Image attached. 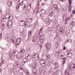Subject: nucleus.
<instances>
[{
  "label": "nucleus",
  "mask_w": 75,
  "mask_h": 75,
  "mask_svg": "<svg viewBox=\"0 0 75 75\" xmlns=\"http://www.w3.org/2000/svg\"><path fill=\"white\" fill-rule=\"evenodd\" d=\"M52 21L51 20H50V19L48 18H47L44 21L45 24H46L47 25H49L50 24V23H51Z\"/></svg>",
  "instance_id": "nucleus-1"
},
{
  "label": "nucleus",
  "mask_w": 75,
  "mask_h": 75,
  "mask_svg": "<svg viewBox=\"0 0 75 75\" xmlns=\"http://www.w3.org/2000/svg\"><path fill=\"white\" fill-rule=\"evenodd\" d=\"M35 66H32V73L33 74H36V72L35 71V70H36V69L35 68V67L37 66V64L35 63Z\"/></svg>",
  "instance_id": "nucleus-2"
},
{
  "label": "nucleus",
  "mask_w": 75,
  "mask_h": 75,
  "mask_svg": "<svg viewBox=\"0 0 75 75\" xmlns=\"http://www.w3.org/2000/svg\"><path fill=\"white\" fill-rule=\"evenodd\" d=\"M5 17L6 18H7L8 20H11L13 19V17L12 16H11L9 14H6L5 16Z\"/></svg>",
  "instance_id": "nucleus-3"
},
{
  "label": "nucleus",
  "mask_w": 75,
  "mask_h": 75,
  "mask_svg": "<svg viewBox=\"0 0 75 75\" xmlns=\"http://www.w3.org/2000/svg\"><path fill=\"white\" fill-rule=\"evenodd\" d=\"M21 41V38H18L17 40H16V42H17L16 45V46H18L20 45V42Z\"/></svg>",
  "instance_id": "nucleus-4"
},
{
  "label": "nucleus",
  "mask_w": 75,
  "mask_h": 75,
  "mask_svg": "<svg viewBox=\"0 0 75 75\" xmlns=\"http://www.w3.org/2000/svg\"><path fill=\"white\" fill-rule=\"evenodd\" d=\"M46 49L47 50H50L51 47V43H47L46 45Z\"/></svg>",
  "instance_id": "nucleus-5"
},
{
  "label": "nucleus",
  "mask_w": 75,
  "mask_h": 75,
  "mask_svg": "<svg viewBox=\"0 0 75 75\" xmlns=\"http://www.w3.org/2000/svg\"><path fill=\"white\" fill-rule=\"evenodd\" d=\"M12 55L13 57L17 56V51L16 50L13 51L12 53Z\"/></svg>",
  "instance_id": "nucleus-6"
},
{
  "label": "nucleus",
  "mask_w": 75,
  "mask_h": 75,
  "mask_svg": "<svg viewBox=\"0 0 75 75\" xmlns=\"http://www.w3.org/2000/svg\"><path fill=\"white\" fill-rule=\"evenodd\" d=\"M24 21L21 20L19 22V25L20 26H24Z\"/></svg>",
  "instance_id": "nucleus-7"
},
{
  "label": "nucleus",
  "mask_w": 75,
  "mask_h": 75,
  "mask_svg": "<svg viewBox=\"0 0 75 75\" xmlns=\"http://www.w3.org/2000/svg\"><path fill=\"white\" fill-rule=\"evenodd\" d=\"M41 62H42L43 63L41 64V65L42 67H45V60H41Z\"/></svg>",
  "instance_id": "nucleus-8"
},
{
  "label": "nucleus",
  "mask_w": 75,
  "mask_h": 75,
  "mask_svg": "<svg viewBox=\"0 0 75 75\" xmlns=\"http://www.w3.org/2000/svg\"><path fill=\"white\" fill-rule=\"evenodd\" d=\"M71 71H73V70H74V69L75 68V64H72L71 65Z\"/></svg>",
  "instance_id": "nucleus-9"
},
{
  "label": "nucleus",
  "mask_w": 75,
  "mask_h": 75,
  "mask_svg": "<svg viewBox=\"0 0 75 75\" xmlns=\"http://www.w3.org/2000/svg\"><path fill=\"white\" fill-rule=\"evenodd\" d=\"M59 31L61 33H64V30L63 28H61L59 29Z\"/></svg>",
  "instance_id": "nucleus-10"
},
{
  "label": "nucleus",
  "mask_w": 75,
  "mask_h": 75,
  "mask_svg": "<svg viewBox=\"0 0 75 75\" xmlns=\"http://www.w3.org/2000/svg\"><path fill=\"white\" fill-rule=\"evenodd\" d=\"M12 4V1L11 0H8V4L9 6H10Z\"/></svg>",
  "instance_id": "nucleus-11"
},
{
  "label": "nucleus",
  "mask_w": 75,
  "mask_h": 75,
  "mask_svg": "<svg viewBox=\"0 0 75 75\" xmlns=\"http://www.w3.org/2000/svg\"><path fill=\"white\" fill-rule=\"evenodd\" d=\"M35 58L36 60H38L39 59V55L38 54H35Z\"/></svg>",
  "instance_id": "nucleus-12"
},
{
  "label": "nucleus",
  "mask_w": 75,
  "mask_h": 75,
  "mask_svg": "<svg viewBox=\"0 0 75 75\" xmlns=\"http://www.w3.org/2000/svg\"><path fill=\"white\" fill-rule=\"evenodd\" d=\"M22 61L24 63V64H25V63H27L28 62V60H27V59L25 58L23 59H22Z\"/></svg>",
  "instance_id": "nucleus-13"
},
{
  "label": "nucleus",
  "mask_w": 75,
  "mask_h": 75,
  "mask_svg": "<svg viewBox=\"0 0 75 75\" xmlns=\"http://www.w3.org/2000/svg\"><path fill=\"white\" fill-rule=\"evenodd\" d=\"M27 58L28 59V60H30V59L32 58L31 55L30 54L28 55L27 56Z\"/></svg>",
  "instance_id": "nucleus-14"
},
{
  "label": "nucleus",
  "mask_w": 75,
  "mask_h": 75,
  "mask_svg": "<svg viewBox=\"0 0 75 75\" xmlns=\"http://www.w3.org/2000/svg\"><path fill=\"white\" fill-rule=\"evenodd\" d=\"M6 36L7 37V40H8L10 38V34L9 33H7L6 35Z\"/></svg>",
  "instance_id": "nucleus-15"
},
{
  "label": "nucleus",
  "mask_w": 75,
  "mask_h": 75,
  "mask_svg": "<svg viewBox=\"0 0 75 75\" xmlns=\"http://www.w3.org/2000/svg\"><path fill=\"white\" fill-rule=\"evenodd\" d=\"M67 71L68 72H69L70 71H71V66H70V65H68L67 66Z\"/></svg>",
  "instance_id": "nucleus-16"
},
{
  "label": "nucleus",
  "mask_w": 75,
  "mask_h": 75,
  "mask_svg": "<svg viewBox=\"0 0 75 75\" xmlns=\"http://www.w3.org/2000/svg\"><path fill=\"white\" fill-rule=\"evenodd\" d=\"M63 62L62 63V64H64L67 61V58L66 57L63 58Z\"/></svg>",
  "instance_id": "nucleus-17"
},
{
  "label": "nucleus",
  "mask_w": 75,
  "mask_h": 75,
  "mask_svg": "<svg viewBox=\"0 0 75 75\" xmlns=\"http://www.w3.org/2000/svg\"><path fill=\"white\" fill-rule=\"evenodd\" d=\"M1 18L3 21H6V19H5V16H2Z\"/></svg>",
  "instance_id": "nucleus-18"
},
{
  "label": "nucleus",
  "mask_w": 75,
  "mask_h": 75,
  "mask_svg": "<svg viewBox=\"0 0 75 75\" xmlns=\"http://www.w3.org/2000/svg\"><path fill=\"white\" fill-rule=\"evenodd\" d=\"M24 24L23 25H25V27H27V26H28V22H27V21H25L24 22Z\"/></svg>",
  "instance_id": "nucleus-19"
},
{
  "label": "nucleus",
  "mask_w": 75,
  "mask_h": 75,
  "mask_svg": "<svg viewBox=\"0 0 75 75\" xmlns=\"http://www.w3.org/2000/svg\"><path fill=\"white\" fill-rule=\"evenodd\" d=\"M12 24H13V21H10L8 22V25H12Z\"/></svg>",
  "instance_id": "nucleus-20"
},
{
  "label": "nucleus",
  "mask_w": 75,
  "mask_h": 75,
  "mask_svg": "<svg viewBox=\"0 0 75 75\" xmlns=\"http://www.w3.org/2000/svg\"><path fill=\"white\" fill-rule=\"evenodd\" d=\"M54 7L57 9V10H59V8H58V6L57 5V4H55L54 5Z\"/></svg>",
  "instance_id": "nucleus-21"
},
{
  "label": "nucleus",
  "mask_w": 75,
  "mask_h": 75,
  "mask_svg": "<svg viewBox=\"0 0 75 75\" xmlns=\"http://www.w3.org/2000/svg\"><path fill=\"white\" fill-rule=\"evenodd\" d=\"M2 26H3L2 28V30H3V31H4V30L5 29V27H6V26H5V24L3 23L2 24Z\"/></svg>",
  "instance_id": "nucleus-22"
},
{
  "label": "nucleus",
  "mask_w": 75,
  "mask_h": 75,
  "mask_svg": "<svg viewBox=\"0 0 75 75\" xmlns=\"http://www.w3.org/2000/svg\"><path fill=\"white\" fill-rule=\"evenodd\" d=\"M59 67H58L57 66H55L54 67V69H57V71H58L59 72Z\"/></svg>",
  "instance_id": "nucleus-23"
},
{
  "label": "nucleus",
  "mask_w": 75,
  "mask_h": 75,
  "mask_svg": "<svg viewBox=\"0 0 75 75\" xmlns=\"http://www.w3.org/2000/svg\"><path fill=\"white\" fill-rule=\"evenodd\" d=\"M54 13L52 11L50 13L49 16H50V17H52V16H54Z\"/></svg>",
  "instance_id": "nucleus-24"
},
{
  "label": "nucleus",
  "mask_w": 75,
  "mask_h": 75,
  "mask_svg": "<svg viewBox=\"0 0 75 75\" xmlns=\"http://www.w3.org/2000/svg\"><path fill=\"white\" fill-rule=\"evenodd\" d=\"M38 45H41V44H42V41H41L40 40H39L38 42Z\"/></svg>",
  "instance_id": "nucleus-25"
},
{
  "label": "nucleus",
  "mask_w": 75,
  "mask_h": 75,
  "mask_svg": "<svg viewBox=\"0 0 75 75\" xmlns=\"http://www.w3.org/2000/svg\"><path fill=\"white\" fill-rule=\"evenodd\" d=\"M66 43H67V42H70V43H71L72 42V40L70 39H68L66 41Z\"/></svg>",
  "instance_id": "nucleus-26"
},
{
  "label": "nucleus",
  "mask_w": 75,
  "mask_h": 75,
  "mask_svg": "<svg viewBox=\"0 0 75 75\" xmlns=\"http://www.w3.org/2000/svg\"><path fill=\"white\" fill-rule=\"evenodd\" d=\"M14 69L13 68H11L10 70V73H11V74H12V73H13L14 72Z\"/></svg>",
  "instance_id": "nucleus-27"
},
{
  "label": "nucleus",
  "mask_w": 75,
  "mask_h": 75,
  "mask_svg": "<svg viewBox=\"0 0 75 75\" xmlns=\"http://www.w3.org/2000/svg\"><path fill=\"white\" fill-rule=\"evenodd\" d=\"M31 5L30 4L29 5V6H27L28 9L29 10H30V9H31Z\"/></svg>",
  "instance_id": "nucleus-28"
},
{
  "label": "nucleus",
  "mask_w": 75,
  "mask_h": 75,
  "mask_svg": "<svg viewBox=\"0 0 75 75\" xmlns=\"http://www.w3.org/2000/svg\"><path fill=\"white\" fill-rule=\"evenodd\" d=\"M37 37H33V42H35V41L37 40Z\"/></svg>",
  "instance_id": "nucleus-29"
},
{
  "label": "nucleus",
  "mask_w": 75,
  "mask_h": 75,
  "mask_svg": "<svg viewBox=\"0 0 75 75\" xmlns=\"http://www.w3.org/2000/svg\"><path fill=\"white\" fill-rule=\"evenodd\" d=\"M33 21V18H30L28 20V21L29 23H31Z\"/></svg>",
  "instance_id": "nucleus-30"
},
{
  "label": "nucleus",
  "mask_w": 75,
  "mask_h": 75,
  "mask_svg": "<svg viewBox=\"0 0 75 75\" xmlns=\"http://www.w3.org/2000/svg\"><path fill=\"white\" fill-rule=\"evenodd\" d=\"M43 30V27H42L40 28V30L39 31V33H41L42 32Z\"/></svg>",
  "instance_id": "nucleus-31"
},
{
  "label": "nucleus",
  "mask_w": 75,
  "mask_h": 75,
  "mask_svg": "<svg viewBox=\"0 0 75 75\" xmlns=\"http://www.w3.org/2000/svg\"><path fill=\"white\" fill-rule=\"evenodd\" d=\"M23 57V55H20L19 56L18 58L19 59H22Z\"/></svg>",
  "instance_id": "nucleus-32"
},
{
  "label": "nucleus",
  "mask_w": 75,
  "mask_h": 75,
  "mask_svg": "<svg viewBox=\"0 0 75 75\" xmlns=\"http://www.w3.org/2000/svg\"><path fill=\"white\" fill-rule=\"evenodd\" d=\"M56 35L55 38H56V37H57V38H59V35L58 34V33H56Z\"/></svg>",
  "instance_id": "nucleus-33"
},
{
  "label": "nucleus",
  "mask_w": 75,
  "mask_h": 75,
  "mask_svg": "<svg viewBox=\"0 0 75 75\" xmlns=\"http://www.w3.org/2000/svg\"><path fill=\"white\" fill-rule=\"evenodd\" d=\"M64 74L66 75H70L69 73L67 72V71H65L64 72Z\"/></svg>",
  "instance_id": "nucleus-34"
},
{
  "label": "nucleus",
  "mask_w": 75,
  "mask_h": 75,
  "mask_svg": "<svg viewBox=\"0 0 75 75\" xmlns=\"http://www.w3.org/2000/svg\"><path fill=\"white\" fill-rule=\"evenodd\" d=\"M41 12L42 14H45V11L44 10H41Z\"/></svg>",
  "instance_id": "nucleus-35"
},
{
  "label": "nucleus",
  "mask_w": 75,
  "mask_h": 75,
  "mask_svg": "<svg viewBox=\"0 0 75 75\" xmlns=\"http://www.w3.org/2000/svg\"><path fill=\"white\" fill-rule=\"evenodd\" d=\"M67 55H69V57H71L72 56V53H68L67 54Z\"/></svg>",
  "instance_id": "nucleus-36"
},
{
  "label": "nucleus",
  "mask_w": 75,
  "mask_h": 75,
  "mask_svg": "<svg viewBox=\"0 0 75 75\" xmlns=\"http://www.w3.org/2000/svg\"><path fill=\"white\" fill-rule=\"evenodd\" d=\"M48 30L49 31H52V28L51 27H50L48 28Z\"/></svg>",
  "instance_id": "nucleus-37"
},
{
  "label": "nucleus",
  "mask_w": 75,
  "mask_h": 75,
  "mask_svg": "<svg viewBox=\"0 0 75 75\" xmlns=\"http://www.w3.org/2000/svg\"><path fill=\"white\" fill-rule=\"evenodd\" d=\"M28 36H30L31 35V33H32V31H29L28 32Z\"/></svg>",
  "instance_id": "nucleus-38"
},
{
  "label": "nucleus",
  "mask_w": 75,
  "mask_h": 75,
  "mask_svg": "<svg viewBox=\"0 0 75 75\" xmlns=\"http://www.w3.org/2000/svg\"><path fill=\"white\" fill-rule=\"evenodd\" d=\"M11 42L13 44H16V42H15V41H14V40L12 39H11Z\"/></svg>",
  "instance_id": "nucleus-39"
},
{
  "label": "nucleus",
  "mask_w": 75,
  "mask_h": 75,
  "mask_svg": "<svg viewBox=\"0 0 75 75\" xmlns=\"http://www.w3.org/2000/svg\"><path fill=\"white\" fill-rule=\"evenodd\" d=\"M40 72L41 74H43L44 73V70L42 69H40Z\"/></svg>",
  "instance_id": "nucleus-40"
},
{
  "label": "nucleus",
  "mask_w": 75,
  "mask_h": 75,
  "mask_svg": "<svg viewBox=\"0 0 75 75\" xmlns=\"http://www.w3.org/2000/svg\"><path fill=\"white\" fill-rule=\"evenodd\" d=\"M7 26L8 27V28H9V29H10V28H11L12 27V25H7Z\"/></svg>",
  "instance_id": "nucleus-41"
},
{
  "label": "nucleus",
  "mask_w": 75,
  "mask_h": 75,
  "mask_svg": "<svg viewBox=\"0 0 75 75\" xmlns=\"http://www.w3.org/2000/svg\"><path fill=\"white\" fill-rule=\"evenodd\" d=\"M16 66H17L18 67H21V64H20V63H19L16 65Z\"/></svg>",
  "instance_id": "nucleus-42"
},
{
  "label": "nucleus",
  "mask_w": 75,
  "mask_h": 75,
  "mask_svg": "<svg viewBox=\"0 0 75 75\" xmlns=\"http://www.w3.org/2000/svg\"><path fill=\"white\" fill-rule=\"evenodd\" d=\"M66 34L67 36H69V32H66Z\"/></svg>",
  "instance_id": "nucleus-43"
},
{
  "label": "nucleus",
  "mask_w": 75,
  "mask_h": 75,
  "mask_svg": "<svg viewBox=\"0 0 75 75\" xmlns=\"http://www.w3.org/2000/svg\"><path fill=\"white\" fill-rule=\"evenodd\" d=\"M50 55H47V56L46 58L47 59H50Z\"/></svg>",
  "instance_id": "nucleus-44"
},
{
  "label": "nucleus",
  "mask_w": 75,
  "mask_h": 75,
  "mask_svg": "<svg viewBox=\"0 0 75 75\" xmlns=\"http://www.w3.org/2000/svg\"><path fill=\"white\" fill-rule=\"evenodd\" d=\"M39 38H40V40H42L43 38V37L42 35L40 36L39 37Z\"/></svg>",
  "instance_id": "nucleus-45"
},
{
  "label": "nucleus",
  "mask_w": 75,
  "mask_h": 75,
  "mask_svg": "<svg viewBox=\"0 0 75 75\" xmlns=\"http://www.w3.org/2000/svg\"><path fill=\"white\" fill-rule=\"evenodd\" d=\"M1 63L2 64H4V61L3 59H1Z\"/></svg>",
  "instance_id": "nucleus-46"
},
{
  "label": "nucleus",
  "mask_w": 75,
  "mask_h": 75,
  "mask_svg": "<svg viewBox=\"0 0 75 75\" xmlns=\"http://www.w3.org/2000/svg\"><path fill=\"white\" fill-rule=\"evenodd\" d=\"M19 4L20 5V6H23V2L22 1L20 3H19Z\"/></svg>",
  "instance_id": "nucleus-47"
},
{
  "label": "nucleus",
  "mask_w": 75,
  "mask_h": 75,
  "mask_svg": "<svg viewBox=\"0 0 75 75\" xmlns=\"http://www.w3.org/2000/svg\"><path fill=\"white\" fill-rule=\"evenodd\" d=\"M13 69H16V66L14 64H13Z\"/></svg>",
  "instance_id": "nucleus-48"
},
{
  "label": "nucleus",
  "mask_w": 75,
  "mask_h": 75,
  "mask_svg": "<svg viewBox=\"0 0 75 75\" xmlns=\"http://www.w3.org/2000/svg\"><path fill=\"white\" fill-rule=\"evenodd\" d=\"M35 53H34L33 55L32 56V57L33 58H35Z\"/></svg>",
  "instance_id": "nucleus-49"
},
{
  "label": "nucleus",
  "mask_w": 75,
  "mask_h": 75,
  "mask_svg": "<svg viewBox=\"0 0 75 75\" xmlns=\"http://www.w3.org/2000/svg\"><path fill=\"white\" fill-rule=\"evenodd\" d=\"M45 5H46V3H42V5H41V6H45Z\"/></svg>",
  "instance_id": "nucleus-50"
},
{
  "label": "nucleus",
  "mask_w": 75,
  "mask_h": 75,
  "mask_svg": "<svg viewBox=\"0 0 75 75\" xmlns=\"http://www.w3.org/2000/svg\"><path fill=\"white\" fill-rule=\"evenodd\" d=\"M66 16H63V19L64 21L66 20Z\"/></svg>",
  "instance_id": "nucleus-51"
},
{
  "label": "nucleus",
  "mask_w": 75,
  "mask_h": 75,
  "mask_svg": "<svg viewBox=\"0 0 75 75\" xmlns=\"http://www.w3.org/2000/svg\"><path fill=\"white\" fill-rule=\"evenodd\" d=\"M20 63V62H18V61H16L15 62L16 64V65H17V64H18V63Z\"/></svg>",
  "instance_id": "nucleus-52"
},
{
  "label": "nucleus",
  "mask_w": 75,
  "mask_h": 75,
  "mask_svg": "<svg viewBox=\"0 0 75 75\" xmlns=\"http://www.w3.org/2000/svg\"><path fill=\"white\" fill-rule=\"evenodd\" d=\"M9 56L10 57V58H13V57L12 56V54H9Z\"/></svg>",
  "instance_id": "nucleus-53"
},
{
  "label": "nucleus",
  "mask_w": 75,
  "mask_h": 75,
  "mask_svg": "<svg viewBox=\"0 0 75 75\" xmlns=\"http://www.w3.org/2000/svg\"><path fill=\"white\" fill-rule=\"evenodd\" d=\"M20 4H19L17 5V6H16V8H17L18 9V8L20 7Z\"/></svg>",
  "instance_id": "nucleus-54"
},
{
  "label": "nucleus",
  "mask_w": 75,
  "mask_h": 75,
  "mask_svg": "<svg viewBox=\"0 0 75 75\" xmlns=\"http://www.w3.org/2000/svg\"><path fill=\"white\" fill-rule=\"evenodd\" d=\"M71 25H74L75 23H74L73 22H72L71 23Z\"/></svg>",
  "instance_id": "nucleus-55"
},
{
  "label": "nucleus",
  "mask_w": 75,
  "mask_h": 75,
  "mask_svg": "<svg viewBox=\"0 0 75 75\" xmlns=\"http://www.w3.org/2000/svg\"><path fill=\"white\" fill-rule=\"evenodd\" d=\"M54 65H58V62H55L54 64Z\"/></svg>",
  "instance_id": "nucleus-56"
},
{
  "label": "nucleus",
  "mask_w": 75,
  "mask_h": 75,
  "mask_svg": "<svg viewBox=\"0 0 75 75\" xmlns=\"http://www.w3.org/2000/svg\"><path fill=\"white\" fill-rule=\"evenodd\" d=\"M42 45H40V46L39 47H40V50H41V49H42Z\"/></svg>",
  "instance_id": "nucleus-57"
},
{
  "label": "nucleus",
  "mask_w": 75,
  "mask_h": 75,
  "mask_svg": "<svg viewBox=\"0 0 75 75\" xmlns=\"http://www.w3.org/2000/svg\"><path fill=\"white\" fill-rule=\"evenodd\" d=\"M37 3H38V6H40V1H38Z\"/></svg>",
  "instance_id": "nucleus-58"
},
{
  "label": "nucleus",
  "mask_w": 75,
  "mask_h": 75,
  "mask_svg": "<svg viewBox=\"0 0 75 75\" xmlns=\"http://www.w3.org/2000/svg\"><path fill=\"white\" fill-rule=\"evenodd\" d=\"M39 34H41V35H44V33H43V32H42L40 33H39Z\"/></svg>",
  "instance_id": "nucleus-59"
},
{
  "label": "nucleus",
  "mask_w": 75,
  "mask_h": 75,
  "mask_svg": "<svg viewBox=\"0 0 75 75\" xmlns=\"http://www.w3.org/2000/svg\"><path fill=\"white\" fill-rule=\"evenodd\" d=\"M69 0V3L70 5H71V0Z\"/></svg>",
  "instance_id": "nucleus-60"
},
{
  "label": "nucleus",
  "mask_w": 75,
  "mask_h": 75,
  "mask_svg": "<svg viewBox=\"0 0 75 75\" xmlns=\"http://www.w3.org/2000/svg\"><path fill=\"white\" fill-rule=\"evenodd\" d=\"M69 8H71V4H69Z\"/></svg>",
  "instance_id": "nucleus-61"
},
{
  "label": "nucleus",
  "mask_w": 75,
  "mask_h": 75,
  "mask_svg": "<svg viewBox=\"0 0 75 75\" xmlns=\"http://www.w3.org/2000/svg\"><path fill=\"white\" fill-rule=\"evenodd\" d=\"M60 1L62 2H65L66 1V0H60Z\"/></svg>",
  "instance_id": "nucleus-62"
},
{
  "label": "nucleus",
  "mask_w": 75,
  "mask_h": 75,
  "mask_svg": "<svg viewBox=\"0 0 75 75\" xmlns=\"http://www.w3.org/2000/svg\"><path fill=\"white\" fill-rule=\"evenodd\" d=\"M25 52V50H24V49L22 50V51H21V52Z\"/></svg>",
  "instance_id": "nucleus-63"
},
{
  "label": "nucleus",
  "mask_w": 75,
  "mask_h": 75,
  "mask_svg": "<svg viewBox=\"0 0 75 75\" xmlns=\"http://www.w3.org/2000/svg\"><path fill=\"white\" fill-rule=\"evenodd\" d=\"M72 13H73V14H74L75 13V11L74 10L73 11H72Z\"/></svg>",
  "instance_id": "nucleus-64"
}]
</instances>
